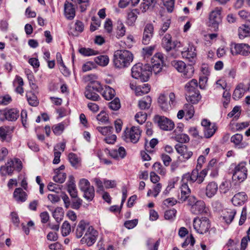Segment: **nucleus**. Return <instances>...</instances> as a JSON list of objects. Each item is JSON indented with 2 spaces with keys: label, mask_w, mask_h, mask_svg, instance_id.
<instances>
[{
  "label": "nucleus",
  "mask_w": 250,
  "mask_h": 250,
  "mask_svg": "<svg viewBox=\"0 0 250 250\" xmlns=\"http://www.w3.org/2000/svg\"><path fill=\"white\" fill-rule=\"evenodd\" d=\"M81 190L83 192V197L88 201H91L93 200L95 196V190L92 186L84 188Z\"/></svg>",
  "instance_id": "30"
},
{
  "label": "nucleus",
  "mask_w": 250,
  "mask_h": 250,
  "mask_svg": "<svg viewBox=\"0 0 250 250\" xmlns=\"http://www.w3.org/2000/svg\"><path fill=\"white\" fill-rule=\"evenodd\" d=\"M151 98L150 96H147L142 100L139 101L138 106L142 110L148 109L151 104Z\"/></svg>",
  "instance_id": "39"
},
{
  "label": "nucleus",
  "mask_w": 250,
  "mask_h": 250,
  "mask_svg": "<svg viewBox=\"0 0 250 250\" xmlns=\"http://www.w3.org/2000/svg\"><path fill=\"white\" fill-rule=\"evenodd\" d=\"M236 213V211L235 209H227L224 211L223 213V219L227 224H229L233 220Z\"/></svg>",
  "instance_id": "33"
},
{
  "label": "nucleus",
  "mask_w": 250,
  "mask_h": 250,
  "mask_svg": "<svg viewBox=\"0 0 250 250\" xmlns=\"http://www.w3.org/2000/svg\"><path fill=\"white\" fill-rule=\"evenodd\" d=\"M19 117V111L15 108H5L0 110V120L15 121Z\"/></svg>",
  "instance_id": "13"
},
{
  "label": "nucleus",
  "mask_w": 250,
  "mask_h": 250,
  "mask_svg": "<svg viewBox=\"0 0 250 250\" xmlns=\"http://www.w3.org/2000/svg\"><path fill=\"white\" fill-rule=\"evenodd\" d=\"M238 36L240 39H244L250 35V26L243 24L238 29Z\"/></svg>",
  "instance_id": "35"
},
{
  "label": "nucleus",
  "mask_w": 250,
  "mask_h": 250,
  "mask_svg": "<svg viewBox=\"0 0 250 250\" xmlns=\"http://www.w3.org/2000/svg\"><path fill=\"white\" fill-rule=\"evenodd\" d=\"M26 97L28 103L30 105L33 106H36L38 105L39 102L37 100V97L35 93L32 91H29L26 93Z\"/></svg>",
  "instance_id": "45"
},
{
  "label": "nucleus",
  "mask_w": 250,
  "mask_h": 250,
  "mask_svg": "<svg viewBox=\"0 0 250 250\" xmlns=\"http://www.w3.org/2000/svg\"><path fill=\"white\" fill-rule=\"evenodd\" d=\"M97 129L102 135L108 136L111 134L113 129L112 126H98L97 127Z\"/></svg>",
  "instance_id": "51"
},
{
  "label": "nucleus",
  "mask_w": 250,
  "mask_h": 250,
  "mask_svg": "<svg viewBox=\"0 0 250 250\" xmlns=\"http://www.w3.org/2000/svg\"><path fill=\"white\" fill-rule=\"evenodd\" d=\"M56 175L53 176V180L57 183H63L66 179V175L65 173L59 172V169L55 170Z\"/></svg>",
  "instance_id": "46"
},
{
  "label": "nucleus",
  "mask_w": 250,
  "mask_h": 250,
  "mask_svg": "<svg viewBox=\"0 0 250 250\" xmlns=\"http://www.w3.org/2000/svg\"><path fill=\"white\" fill-rule=\"evenodd\" d=\"M180 43L177 41H173L172 37L169 34L164 35L162 40V45L167 52L174 49Z\"/></svg>",
  "instance_id": "17"
},
{
  "label": "nucleus",
  "mask_w": 250,
  "mask_h": 250,
  "mask_svg": "<svg viewBox=\"0 0 250 250\" xmlns=\"http://www.w3.org/2000/svg\"><path fill=\"white\" fill-rule=\"evenodd\" d=\"M93 90L92 86H87L84 92V95L87 99L96 101L99 100L100 98L98 94L93 91Z\"/></svg>",
  "instance_id": "32"
},
{
  "label": "nucleus",
  "mask_w": 250,
  "mask_h": 250,
  "mask_svg": "<svg viewBox=\"0 0 250 250\" xmlns=\"http://www.w3.org/2000/svg\"><path fill=\"white\" fill-rule=\"evenodd\" d=\"M232 55H241L247 56L250 54V46L247 43H235L233 49L231 50Z\"/></svg>",
  "instance_id": "16"
},
{
  "label": "nucleus",
  "mask_w": 250,
  "mask_h": 250,
  "mask_svg": "<svg viewBox=\"0 0 250 250\" xmlns=\"http://www.w3.org/2000/svg\"><path fill=\"white\" fill-rule=\"evenodd\" d=\"M231 187L230 183L228 181H224L220 186V190L223 193H226Z\"/></svg>",
  "instance_id": "59"
},
{
  "label": "nucleus",
  "mask_w": 250,
  "mask_h": 250,
  "mask_svg": "<svg viewBox=\"0 0 250 250\" xmlns=\"http://www.w3.org/2000/svg\"><path fill=\"white\" fill-rule=\"evenodd\" d=\"M120 100L118 98H115L108 104L109 107L113 110H117L120 107Z\"/></svg>",
  "instance_id": "57"
},
{
  "label": "nucleus",
  "mask_w": 250,
  "mask_h": 250,
  "mask_svg": "<svg viewBox=\"0 0 250 250\" xmlns=\"http://www.w3.org/2000/svg\"><path fill=\"white\" fill-rule=\"evenodd\" d=\"M154 49L155 46H149L144 48L143 49V53L144 55L145 58L151 56L153 54Z\"/></svg>",
  "instance_id": "63"
},
{
  "label": "nucleus",
  "mask_w": 250,
  "mask_h": 250,
  "mask_svg": "<svg viewBox=\"0 0 250 250\" xmlns=\"http://www.w3.org/2000/svg\"><path fill=\"white\" fill-rule=\"evenodd\" d=\"M193 227L198 233L204 234L210 227L209 221L206 217L196 218L193 221Z\"/></svg>",
  "instance_id": "10"
},
{
  "label": "nucleus",
  "mask_w": 250,
  "mask_h": 250,
  "mask_svg": "<svg viewBox=\"0 0 250 250\" xmlns=\"http://www.w3.org/2000/svg\"><path fill=\"white\" fill-rule=\"evenodd\" d=\"M126 32V28L125 25L120 21L117 22L116 31V37L120 39L125 36Z\"/></svg>",
  "instance_id": "41"
},
{
  "label": "nucleus",
  "mask_w": 250,
  "mask_h": 250,
  "mask_svg": "<svg viewBox=\"0 0 250 250\" xmlns=\"http://www.w3.org/2000/svg\"><path fill=\"white\" fill-rule=\"evenodd\" d=\"M109 154L114 159H123L126 155V151L124 147L120 146L118 149L111 150Z\"/></svg>",
  "instance_id": "28"
},
{
  "label": "nucleus",
  "mask_w": 250,
  "mask_h": 250,
  "mask_svg": "<svg viewBox=\"0 0 250 250\" xmlns=\"http://www.w3.org/2000/svg\"><path fill=\"white\" fill-rule=\"evenodd\" d=\"M185 109L186 111V116L188 117V118L191 119L193 117L194 113L193 105L190 104H185Z\"/></svg>",
  "instance_id": "56"
},
{
  "label": "nucleus",
  "mask_w": 250,
  "mask_h": 250,
  "mask_svg": "<svg viewBox=\"0 0 250 250\" xmlns=\"http://www.w3.org/2000/svg\"><path fill=\"white\" fill-rule=\"evenodd\" d=\"M218 190L217 184L215 182H210L206 186L205 194L208 198H212L217 194Z\"/></svg>",
  "instance_id": "22"
},
{
  "label": "nucleus",
  "mask_w": 250,
  "mask_h": 250,
  "mask_svg": "<svg viewBox=\"0 0 250 250\" xmlns=\"http://www.w3.org/2000/svg\"><path fill=\"white\" fill-rule=\"evenodd\" d=\"M67 191L72 198L77 197V190L73 179L70 180L68 184Z\"/></svg>",
  "instance_id": "44"
},
{
  "label": "nucleus",
  "mask_w": 250,
  "mask_h": 250,
  "mask_svg": "<svg viewBox=\"0 0 250 250\" xmlns=\"http://www.w3.org/2000/svg\"><path fill=\"white\" fill-rule=\"evenodd\" d=\"M246 166V163L241 162L235 167L232 175L234 180L242 182L247 178V169Z\"/></svg>",
  "instance_id": "11"
},
{
  "label": "nucleus",
  "mask_w": 250,
  "mask_h": 250,
  "mask_svg": "<svg viewBox=\"0 0 250 250\" xmlns=\"http://www.w3.org/2000/svg\"><path fill=\"white\" fill-rule=\"evenodd\" d=\"M68 159L71 165L77 167L80 162V159L78 156L74 153H71L68 155Z\"/></svg>",
  "instance_id": "50"
},
{
  "label": "nucleus",
  "mask_w": 250,
  "mask_h": 250,
  "mask_svg": "<svg viewBox=\"0 0 250 250\" xmlns=\"http://www.w3.org/2000/svg\"><path fill=\"white\" fill-rule=\"evenodd\" d=\"M133 60V55L128 50H118L114 52L113 62L117 68H123L128 67Z\"/></svg>",
  "instance_id": "2"
},
{
  "label": "nucleus",
  "mask_w": 250,
  "mask_h": 250,
  "mask_svg": "<svg viewBox=\"0 0 250 250\" xmlns=\"http://www.w3.org/2000/svg\"><path fill=\"white\" fill-rule=\"evenodd\" d=\"M176 213L175 209L167 210L165 213V218L167 220H173L175 217Z\"/></svg>",
  "instance_id": "62"
},
{
  "label": "nucleus",
  "mask_w": 250,
  "mask_h": 250,
  "mask_svg": "<svg viewBox=\"0 0 250 250\" xmlns=\"http://www.w3.org/2000/svg\"><path fill=\"white\" fill-rule=\"evenodd\" d=\"M64 125L62 123L58 124L52 127L54 133L56 135H60L64 130Z\"/></svg>",
  "instance_id": "58"
},
{
  "label": "nucleus",
  "mask_w": 250,
  "mask_h": 250,
  "mask_svg": "<svg viewBox=\"0 0 250 250\" xmlns=\"http://www.w3.org/2000/svg\"><path fill=\"white\" fill-rule=\"evenodd\" d=\"M153 168L155 171L159 174L164 175L166 173V169L159 162H156L153 165Z\"/></svg>",
  "instance_id": "53"
},
{
  "label": "nucleus",
  "mask_w": 250,
  "mask_h": 250,
  "mask_svg": "<svg viewBox=\"0 0 250 250\" xmlns=\"http://www.w3.org/2000/svg\"><path fill=\"white\" fill-rule=\"evenodd\" d=\"M247 200V195L244 192L236 194L232 198L231 201L234 206L243 204Z\"/></svg>",
  "instance_id": "25"
},
{
  "label": "nucleus",
  "mask_w": 250,
  "mask_h": 250,
  "mask_svg": "<svg viewBox=\"0 0 250 250\" xmlns=\"http://www.w3.org/2000/svg\"><path fill=\"white\" fill-rule=\"evenodd\" d=\"M231 142L234 143L236 147L239 148H243L246 147L248 144L246 143H242L243 136L240 134H236L231 137Z\"/></svg>",
  "instance_id": "29"
},
{
  "label": "nucleus",
  "mask_w": 250,
  "mask_h": 250,
  "mask_svg": "<svg viewBox=\"0 0 250 250\" xmlns=\"http://www.w3.org/2000/svg\"><path fill=\"white\" fill-rule=\"evenodd\" d=\"M201 125L204 127V134L206 138H210L215 133L217 126L214 123H211L207 119H204L201 122Z\"/></svg>",
  "instance_id": "14"
},
{
  "label": "nucleus",
  "mask_w": 250,
  "mask_h": 250,
  "mask_svg": "<svg viewBox=\"0 0 250 250\" xmlns=\"http://www.w3.org/2000/svg\"><path fill=\"white\" fill-rule=\"evenodd\" d=\"M139 14V10L137 9H133L128 13L127 22L129 25H132L135 23Z\"/></svg>",
  "instance_id": "40"
},
{
  "label": "nucleus",
  "mask_w": 250,
  "mask_h": 250,
  "mask_svg": "<svg viewBox=\"0 0 250 250\" xmlns=\"http://www.w3.org/2000/svg\"><path fill=\"white\" fill-rule=\"evenodd\" d=\"M13 163L11 161H8L4 166L1 167L0 172L2 175H10L14 170Z\"/></svg>",
  "instance_id": "34"
},
{
  "label": "nucleus",
  "mask_w": 250,
  "mask_h": 250,
  "mask_svg": "<svg viewBox=\"0 0 250 250\" xmlns=\"http://www.w3.org/2000/svg\"><path fill=\"white\" fill-rule=\"evenodd\" d=\"M52 215L56 221L59 223L63 217V212L62 208H57L53 212Z\"/></svg>",
  "instance_id": "48"
},
{
  "label": "nucleus",
  "mask_w": 250,
  "mask_h": 250,
  "mask_svg": "<svg viewBox=\"0 0 250 250\" xmlns=\"http://www.w3.org/2000/svg\"><path fill=\"white\" fill-rule=\"evenodd\" d=\"M76 236L77 238H81V243L88 247H91L96 242L99 233L93 226L83 220L81 221L76 229Z\"/></svg>",
  "instance_id": "1"
},
{
  "label": "nucleus",
  "mask_w": 250,
  "mask_h": 250,
  "mask_svg": "<svg viewBox=\"0 0 250 250\" xmlns=\"http://www.w3.org/2000/svg\"><path fill=\"white\" fill-rule=\"evenodd\" d=\"M160 245V240L155 241L152 238H148L146 241L147 250H158Z\"/></svg>",
  "instance_id": "43"
},
{
  "label": "nucleus",
  "mask_w": 250,
  "mask_h": 250,
  "mask_svg": "<svg viewBox=\"0 0 250 250\" xmlns=\"http://www.w3.org/2000/svg\"><path fill=\"white\" fill-rule=\"evenodd\" d=\"M172 65L185 78H190L193 74L194 69L191 65H186L182 61L174 60L171 62Z\"/></svg>",
  "instance_id": "5"
},
{
  "label": "nucleus",
  "mask_w": 250,
  "mask_h": 250,
  "mask_svg": "<svg viewBox=\"0 0 250 250\" xmlns=\"http://www.w3.org/2000/svg\"><path fill=\"white\" fill-rule=\"evenodd\" d=\"M62 186L54 184L50 182L47 186V188L49 191H54L56 193H59V190L61 189Z\"/></svg>",
  "instance_id": "60"
},
{
  "label": "nucleus",
  "mask_w": 250,
  "mask_h": 250,
  "mask_svg": "<svg viewBox=\"0 0 250 250\" xmlns=\"http://www.w3.org/2000/svg\"><path fill=\"white\" fill-rule=\"evenodd\" d=\"M195 239L192 234H190L189 237H187L185 241L182 244L183 248H186L189 244L191 246H193L195 243Z\"/></svg>",
  "instance_id": "64"
},
{
  "label": "nucleus",
  "mask_w": 250,
  "mask_h": 250,
  "mask_svg": "<svg viewBox=\"0 0 250 250\" xmlns=\"http://www.w3.org/2000/svg\"><path fill=\"white\" fill-rule=\"evenodd\" d=\"M14 127L9 126H3L0 127V138L2 141H8L7 137L11 134Z\"/></svg>",
  "instance_id": "31"
},
{
  "label": "nucleus",
  "mask_w": 250,
  "mask_h": 250,
  "mask_svg": "<svg viewBox=\"0 0 250 250\" xmlns=\"http://www.w3.org/2000/svg\"><path fill=\"white\" fill-rule=\"evenodd\" d=\"M158 103L162 110L164 111H167L171 109L170 104L167 101V98L164 94H161L159 96Z\"/></svg>",
  "instance_id": "27"
},
{
  "label": "nucleus",
  "mask_w": 250,
  "mask_h": 250,
  "mask_svg": "<svg viewBox=\"0 0 250 250\" xmlns=\"http://www.w3.org/2000/svg\"><path fill=\"white\" fill-rule=\"evenodd\" d=\"M95 62L102 66H106L109 63V58L106 55H100L94 58Z\"/></svg>",
  "instance_id": "42"
},
{
  "label": "nucleus",
  "mask_w": 250,
  "mask_h": 250,
  "mask_svg": "<svg viewBox=\"0 0 250 250\" xmlns=\"http://www.w3.org/2000/svg\"><path fill=\"white\" fill-rule=\"evenodd\" d=\"M247 90H248L247 87L244 84L242 83L238 84L233 92V98L235 100L240 99Z\"/></svg>",
  "instance_id": "23"
},
{
  "label": "nucleus",
  "mask_w": 250,
  "mask_h": 250,
  "mask_svg": "<svg viewBox=\"0 0 250 250\" xmlns=\"http://www.w3.org/2000/svg\"><path fill=\"white\" fill-rule=\"evenodd\" d=\"M97 76L95 74H89L83 77L84 81L89 83L87 86H92L94 90H95V87H98L101 85L100 83L97 81Z\"/></svg>",
  "instance_id": "26"
},
{
  "label": "nucleus",
  "mask_w": 250,
  "mask_h": 250,
  "mask_svg": "<svg viewBox=\"0 0 250 250\" xmlns=\"http://www.w3.org/2000/svg\"><path fill=\"white\" fill-rule=\"evenodd\" d=\"M156 2V0H143V2L141 4L140 9L143 12H145L149 9H152Z\"/></svg>",
  "instance_id": "37"
},
{
  "label": "nucleus",
  "mask_w": 250,
  "mask_h": 250,
  "mask_svg": "<svg viewBox=\"0 0 250 250\" xmlns=\"http://www.w3.org/2000/svg\"><path fill=\"white\" fill-rule=\"evenodd\" d=\"M198 82L196 79H192L185 86L186 91V99L192 104H196L201 99V95L197 89Z\"/></svg>",
  "instance_id": "3"
},
{
  "label": "nucleus",
  "mask_w": 250,
  "mask_h": 250,
  "mask_svg": "<svg viewBox=\"0 0 250 250\" xmlns=\"http://www.w3.org/2000/svg\"><path fill=\"white\" fill-rule=\"evenodd\" d=\"M79 52L84 56H90L96 55L98 54V51L89 48L82 47L79 49Z\"/></svg>",
  "instance_id": "49"
},
{
  "label": "nucleus",
  "mask_w": 250,
  "mask_h": 250,
  "mask_svg": "<svg viewBox=\"0 0 250 250\" xmlns=\"http://www.w3.org/2000/svg\"><path fill=\"white\" fill-rule=\"evenodd\" d=\"M27 196L26 193L20 188H16L13 193V197L18 203L25 202L27 199Z\"/></svg>",
  "instance_id": "24"
},
{
  "label": "nucleus",
  "mask_w": 250,
  "mask_h": 250,
  "mask_svg": "<svg viewBox=\"0 0 250 250\" xmlns=\"http://www.w3.org/2000/svg\"><path fill=\"white\" fill-rule=\"evenodd\" d=\"M155 120L157 123L160 128L163 130L167 131L171 130L174 128V123L164 116H156Z\"/></svg>",
  "instance_id": "15"
},
{
  "label": "nucleus",
  "mask_w": 250,
  "mask_h": 250,
  "mask_svg": "<svg viewBox=\"0 0 250 250\" xmlns=\"http://www.w3.org/2000/svg\"><path fill=\"white\" fill-rule=\"evenodd\" d=\"M149 67L143 66L142 64L137 63L134 65L131 69L132 77L136 79L140 80L142 82H146L148 80L150 75Z\"/></svg>",
  "instance_id": "4"
},
{
  "label": "nucleus",
  "mask_w": 250,
  "mask_h": 250,
  "mask_svg": "<svg viewBox=\"0 0 250 250\" xmlns=\"http://www.w3.org/2000/svg\"><path fill=\"white\" fill-rule=\"evenodd\" d=\"M153 26L152 24H147L145 27L142 42L144 44H148L149 43L151 39H152L153 35Z\"/></svg>",
  "instance_id": "21"
},
{
  "label": "nucleus",
  "mask_w": 250,
  "mask_h": 250,
  "mask_svg": "<svg viewBox=\"0 0 250 250\" xmlns=\"http://www.w3.org/2000/svg\"><path fill=\"white\" fill-rule=\"evenodd\" d=\"M13 83L15 86L17 85L16 88V92L20 94H22L24 92L23 88L22 87L24 83L22 79L20 76H16L13 82Z\"/></svg>",
  "instance_id": "38"
},
{
  "label": "nucleus",
  "mask_w": 250,
  "mask_h": 250,
  "mask_svg": "<svg viewBox=\"0 0 250 250\" xmlns=\"http://www.w3.org/2000/svg\"><path fill=\"white\" fill-rule=\"evenodd\" d=\"M147 115L144 112H139L136 114L135 118L136 121L139 124H143L146 120Z\"/></svg>",
  "instance_id": "54"
},
{
  "label": "nucleus",
  "mask_w": 250,
  "mask_h": 250,
  "mask_svg": "<svg viewBox=\"0 0 250 250\" xmlns=\"http://www.w3.org/2000/svg\"><path fill=\"white\" fill-rule=\"evenodd\" d=\"M140 1V0H120L118 5L121 8H124L127 7L129 4L132 6H135Z\"/></svg>",
  "instance_id": "47"
},
{
  "label": "nucleus",
  "mask_w": 250,
  "mask_h": 250,
  "mask_svg": "<svg viewBox=\"0 0 250 250\" xmlns=\"http://www.w3.org/2000/svg\"><path fill=\"white\" fill-rule=\"evenodd\" d=\"M182 56L191 63H194L196 60L197 53L195 47L189 45L187 49L182 52Z\"/></svg>",
  "instance_id": "20"
},
{
  "label": "nucleus",
  "mask_w": 250,
  "mask_h": 250,
  "mask_svg": "<svg viewBox=\"0 0 250 250\" xmlns=\"http://www.w3.org/2000/svg\"><path fill=\"white\" fill-rule=\"evenodd\" d=\"M222 8L216 7L209 14V23L211 27L215 29H218L219 24L222 22Z\"/></svg>",
  "instance_id": "12"
},
{
  "label": "nucleus",
  "mask_w": 250,
  "mask_h": 250,
  "mask_svg": "<svg viewBox=\"0 0 250 250\" xmlns=\"http://www.w3.org/2000/svg\"><path fill=\"white\" fill-rule=\"evenodd\" d=\"M62 233L63 236L68 235L71 231V227L70 224L67 221H64L61 228Z\"/></svg>",
  "instance_id": "52"
},
{
  "label": "nucleus",
  "mask_w": 250,
  "mask_h": 250,
  "mask_svg": "<svg viewBox=\"0 0 250 250\" xmlns=\"http://www.w3.org/2000/svg\"><path fill=\"white\" fill-rule=\"evenodd\" d=\"M188 205L190 207V211L193 214H200L205 211V202L202 200H198L194 196H190L188 198Z\"/></svg>",
  "instance_id": "7"
},
{
  "label": "nucleus",
  "mask_w": 250,
  "mask_h": 250,
  "mask_svg": "<svg viewBox=\"0 0 250 250\" xmlns=\"http://www.w3.org/2000/svg\"><path fill=\"white\" fill-rule=\"evenodd\" d=\"M176 140L181 143H186L189 141V138L187 134L178 133L176 134Z\"/></svg>",
  "instance_id": "55"
},
{
  "label": "nucleus",
  "mask_w": 250,
  "mask_h": 250,
  "mask_svg": "<svg viewBox=\"0 0 250 250\" xmlns=\"http://www.w3.org/2000/svg\"><path fill=\"white\" fill-rule=\"evenodd\" d=\"M207 174V171L206 169H203L199 172L198 169H194L192 170L191 173H187L185 174L182 178L184 182H191L193 183L197 182L199 184L202 183Z\"/></svg>",
  "instance_id": "6"
},
{
  "label": "nucleus",
  "mask_w": 250,
  "mask_h": 250,
  "mask_svg": "<svg viewBox=\"0 0 250 250\" xmlns=\"http://www.w3.org/2000/svg\"><path fill=\"white\" fill-rule=\"evenodd\" d=\"M74 0H66L64 5V14L65 17L69 20H73L76 15L75 6L71 1Z\"/></svg>",
  "instance_id": "18"
},
{
  "label": "nucleus",
  "mask_w": 250,
  "mask_h": 250,
  "mask_svg": "<svg viewBox=\"0 0 250 250\" xmlns=\"http://www.w3.org/2000/svg\"><path fill=\"white\" fill-rule=\"evenodd\" d=\"M164 57L161 53H157L151 59V64L149 68H151L150 74L154 73L157 74L160 72L162 69V64L164 63ZM148 67V66H147Z\"/></svg>",
  "instance_id": "9"
},
{
  "label": "nucleus",
  "mask_w": 250,
  "mask_h": 250,
  "mask_svg": "<svg viewBox=\"0 0 250 250\" xmlns=\"http://www.w3.org/2000/svg\"><path fill=\"white\" fill-rule=\"evenodd\" d=\"M97 120L101 123H106L108 120V116L105 112L101 111L97 116Z\"/></svg>",
  "instance_id": "61"
},
{
  "label": "nucleus",
  "mask_w": 250,
  "mask_h": 250,
  "mask_svg": "<svg viewBox=\"0 0 250 250\" xmlns=\"http://www.w3.org/2000/svg\"><path fill=\"white\" fill-rule=\"evenodd\" d=\"M141 131L139 127L132 126L130 128H126L124 131L122 138L126 142H130L136 143L139 140Z\"/></svg>",
  "instance_id": "8"
},
{
  "label": "nucleus",
  "mask_w": 250,
  "mask_h": 250,
  "mask_svg": "<svg viewBox=\"0 0 250 250\" xmlns=\"http://www.w3.org/2000/svg\"><path fill=\"white\" fill-rule=\"evenodd\" d=\"M95 91L99 92L103 97L106 100H111L115 95V90L107 85H104V87L101 85L98 87H95Z\"/></svg>",
  "instance_id": "19"
},
{
  "label": "nucleus",
  "mask_w": 250,
  "mask_h": 250,
  "mask_svg": "<svg viewBox=\"0 0 250 250\" xmlns=\"http://www.w3.org/2000/svg\"><path fill=\"white\" fill-rule=\"evenodd\" d=\"M150 90V86L147 83H144L136 86L135 88V94L137 96H142L144 94L148 93Z\"/></svg>",
  "instance_id": "36"
}]
</instances>
